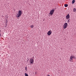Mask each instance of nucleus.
Wrapping results in <instances>:
<instances>
[{"label": "nucleus", "mask_w": 76, "mask_h": 76, "mask_svg": "<svg viewBox=\"0 0 76 76\" xmlns=\"http://www.w3.org/2000/svg\"><path fill=\"white\" fill-rule=\"evenodd\" d=\"M7 21L6 23L5 24V25L6 26H7Z\"/></svg>", "instance_id": "obj_14"}, {"label": "nucleus", "mask_w": 76, "mask_h": 76, "mask_svg": "<svg viewBox=\"0 0 76 76\" xmlns=\"http://www.w3.org/2000/svg\"><path fill=\"white\" fill-rule=\"evenodd\" d=\"M47 76H50V75H48Z\"/></svg>", "instance_id": "obj_16"}, {"label": "nucleus", "mask_w": 76, "mask_h": 76, "mask_svg": "<svg viewBox=\"0 0 76 76\" xmlns=\"http://www.w3.org/2000/svg\"><path fill=\"white\" fill-rule=\"evenodd\" d=\"M0 37H1V34L0 33Z\"/></svg>", "instance_id": "obj_17"}, {"label": "nucleus", "mask_w": 76, "mask_h": 76, "mask_svg": "<svg viewBox=\"0 0 76 76\" xmlns=\"http://www.w3.org/2000/svg\"><path fill=\"white\" fill-rule=\"evenodd\" d=\"M73 11H74V12H76V8H74L73 9Z\"/></svg>", "instance_id": "obj_10"}, {"label": "nucleus", "mask_w": 76, "mask_h": 76, "mask_svg": "<svg viewBox=\"0 0 76 76\" xmlns=\"http://www.w3.org/2000/svg\"><path fill=\"white\" fill-rule=\"evenodd\" d=\"M22 14V11L19 10L18 11V14L17 15L16 18H20Z\"/></svg>", "instance_id": "obj_1"}, {"label": "nucleus", "mask_w": 76, "mask_h": 76, "mask_svg": "<svg viewBox=\"0 0 76 76\" xmlns=\"http://www.w3.org/2000/svg\"><path fill=\"white\" fill-rule=\"evenodd\" d=\"M64 6L65 7H67L68 6V5L67 4H65L64 5Z\"/></svg>", "instance_id": "obj_11"}, {"label": "nucleus", "mask_w": 76, "mask_h": 76, "mask_svg": "<svg viewBox=\"0 0 76 76\" xmlns=\"http://www.w3.org/2000/svg\"><path fill=\"white\" fill-rule=\"evenodd\" d=\"M34 61V58H31L30 59L29 62H30V63L31 64H33Z\"/></svg>", "instance_id": "obj_5"}, {"label": "nucleus", "mask_w": 76, "mask_h": 76, "mask_svg": "<svg viewBox=\"0 0 76 76\" xmlns=\"http://www.w3.org/2000/svg\"><path fill=\"white\" fill-rule=\"evenodd\" d=\"M66 19H69L70 18V15L69 14H68L66 16Z\"/></svg>", "instance_id": "obj_7"}, {"label": "nucleus", "mask_w": 76, "mask_h": 76, "mask_svg": "<svg viewBox=\"0 0 76 76\" xmlns=\"http://www.w3.org/2000/svg\"><path fill=\"white\" fill-rule=\"evenodd\" d=\"M67 26H68L67 23H65L63 25V28L64 29H66L67 27Z\"/></svg>", "instance_id": "obj_3"}, {"label": "nucleus", "mask_w": 76, "mask_h": 76, "mask_svg": "<svg viewBox=\"0 0 76 76\" xmlns=\"http://www.w3.org/2000/svg\"><path fill=\"white\" fill-rule=\"evenodd\" d=\"M25 76H28V74H27V73H25Z\"/></svg>", "instance_id": "obj_12"}, {"label": "nucleus", "mask_w": 76, "mask_h": 76, "mask_svg": "<svg viewBox=\"0 0 76 76\" xmlns=\"http://www.w3.org/2000/svg\"><path fill=\"white\" fill-rule=\"evenodd\" d=\"M75 2V0H73L72 1V4H74Z\"/></svg>", "instance_id": "obj_8"}, {"label": "nucleus", "mask_w": 76, "mask_h": 76, "mask_svg": "<svg viewBox=\"0 0 76 76\" xmlns=\"http://www.w3.org/2000/svg\"><path fill=\"white\" fill-rule=\"evenodd\" d=\"M52 34V31H49L47 33L48 35H50Z\"/></svg>", "instance_id": "obj_6"}, {"label": "nucleus", "mask_w": 76, "mask_h": 76, "mask_svg": "<svg viewBox=\"0 0 76 76\" xmlns=\"http://www.w3.org/2000/svg\"><path fill=\"white\" fill-rule=\"evenodd\" d=\"M69 20H70V19H69V20H68V22H69Z\"/></svg>", "instance_id": "obj_15"}, {"label": "nucleus", "mask_w": 76, "mask_h": 76, "mask_svg": "<svg viewBox=\"0 0 76 76\" xmlns=\"http://www.w3.org/2000/svg\"><path fill=\"white\" fill-rule=\"evenodd\" d=\"M54 9L51 10L49 15H53V13H54Z\"/></svg>", "instance_id": "obj_4"}, {"label": "nucleus", "mask_w": 76, "mask_h": 76, "mask_svg": "<svg viewBox=\"0 0 76 76\" xmlns=\"http://www.w3.org/2000/svg\"><path fill=\"white\" fill-rule=\"evenodd\" d=\"M73 58L76 59V57L75 56H71L70 57V61H71V62H73Z\"/></svg>", "instance_id": "obj_2"}, {"label": "nucleus", "mask_w": 76, "mask_h": 76, "mask_svg": "<svg viewBox=\"0 0 76 76\" xmlns=\"http://www.w3.org/2000/svg\"><path fill=\"white\" fill-rule=\"evenodd\" d=\"M25 70H27V67L26 66L25 67Z\"/></svg>", "instance_id": "obj_13"}, {"label": "nucleus", "mask_w": 76, "mask_h": 76, "mask_svg": "<svg viewBox=\"0 0 76 76\" xmlns=\"http://www.w3.org/2000/svg\"><path fill=\"white\" fill-rule=\"evenodd\" d=\"M34 25H31V26H30V27L31 28H34Z\"/></svg>", "instance_id": "obj_9"}]
</instances>
